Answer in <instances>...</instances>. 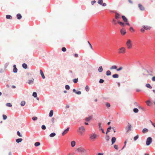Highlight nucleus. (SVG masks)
Segmentation results:
<instances>
[{"instance_id": "34", "label": "nucleus", "mask_w": 155, "mask_h": 155, "mask_svg": "<svg viewBox=\"0 0 155 155\" xmlns=\"http://www.w3.org/2000/svg\"><path fill=\"white\" fill-rule=\"evenodd\" d=\"M77 150L79 152H81L84 151V149L82 148H81V147L78 148L77 149Z\"/></svg>"}, {"instance_id": "25", "label": "nucleus", "mask_w": 155, "mask_h": 155, "mask_svg": "<svg viewBox=\"0 0 155 155\" xmlns=\"http://www.w3.org/2000/svg\"><path fill=\"white\" fill-rule=\"evenodd\" d=\"M76 143L74 141H72L71 142V146L72 147H73L75 145Z\"/></svg>"}, {"instance_id": "47", "label": "nucleus", "mask_w": 155, "mask_h": 155, "mask_svg": "<svg viewBox=\"0 0 155 155\" xmlns=\"http://www.w3.org/2000/svg\"><path fill=\"white\" fill-rule=\"evenodd\" d=\"M6 105L8 107H11L12 106V104L10 103H7L6 104Z\"/></svg>"}, {"instance_id": "31", "label": "nucleus", "mask_w": 155, "mask_h": 155, "mask_svg": "<svg viewBox=\"0 0 155 155\" xmlns=\"http://www.w3.org/2000/svg\"><path fill=\"white\" fill-rule=\"evenodd\" d=\"M146 86L147 87L150 88V89H151L152 88V86L150 85L149 84H146Z\"/></svg>"}, {"instance_id": "1", "label": "nucleus", "mask_w": 155, "mask_h": 155, "mask_svg": "<svg viewBox=\"0 0 155 155\" xmlns=\"http://www.w3.org/2000/svg\"><path fill=\"white\" fill-rule=\"evenodd\" d=\"M85 131V128L83 126H81V127H79L78 130H77V132L81 134H82Z\"/></svg>"}, {"instance_id": "4", "label": "nucleus", "mask_w": 155, "mask_h": 155, "mask_svg": "<svg viewBox=\"0 0 155 155\" xmlns=\"http://www.w3.org/2000/svg\"><path fill=\"white\" fill-rule=\"evenodd\" d=\"M152 141V139L151 137H149L147 138L146 141V145L149 146L151 143Z\"/></svg>"}, {"instance_id": "46", "label": "nucleus", "mask_w": 155, "mask_h": 155, "mask_svg": "<svg viewBox=\"0 0 155 155\" xmlns=\"http://www.w3.org/2000/svg\"><path fill=\"white\" fill-rule=\"evenodd\" d=\"M18 69L17 68H15L13 69V72L15 73H16L17 72Z\"/></svg>"}, {"instance_id": "42", "label": "nucleus", "mask_w": 155, "mask_h": 155, "mask_svg": "<svg viewBox=\"0 0 155 155\" xmlns=\"http://www.w3.org/2000/svg\"><path fill=\"white\" fill-rule=\"evenodd\" d=\"M65 88L67 90H69L70 89V87L68 85H66L65 86Z\"/></svg>"}, {"instance_id": "54", "label": "nucleus", "mask_w": 155, "mask_h": 155, "mask_svg": "<svg viewBox=\"0 0 155 155\" xmlns=\"http://www.w3.org/2000/svg\"><path fill=\"white\" fill-rule=\"evenodd\" d=\"M38 118L36 117H32V119L34 121H35L37 120Z\"/></svg>"}, {"instance_id": "21", "label": "nucleus", "mask_w": 155, "mask_h": 155, "mask_svg": "<svg viewBox=\"0 0 155 155\" xmlns=\"http://www.w3.org/2000/svg\"><path fill=\"white\" fill-rule=\"evenodd\" d=\"M146 103L147 104V105L148 106H150L152 104V103L149 100H148L147 101H146Z\"/></svg>"}, {"instance_id": "52", "label": "nucleus", "mask_w": 155, "mask_h": 155, "mask_svg": "<svg viewBox=\"0 0 155 155\" xmlns=\"http://www.w3.org/2000/svg\"><path fill=\"white\" fill-rule=\"evenodd\" d=\"M2 116L4 120H5L7 118V116L5 114H3Z\"/></svg>"}, {"instance_id": "27", "label": "nucleus", "mask_w": 155, "mask_h": 155, "mask_svg": "<svg viewBox=\"0 0 155 155\" xmlns=\"http://www.w3.org/2000/svg\"><path fill=\"white\" fill-rule=\"evenodd\" d=\"M148 129L146 128H144L142 130V132L143 133H145L148 131Z\"/></svg>"}, {"instance_id": "11", "label": "nucleus", "mask_w": 155, "mask_h": 155, "mask_svg": "<svg viewBox=\"0 0 155 155\" xmlns=\"http://www.w3.org/2000/svg\"><path fill=\"white\" fill-rule=\"evenodd\" d=\"M120 32L123 35H125L126 33V29L124 28H122L120 30Z\"/></svg>"}, {"instance_id": "9", "label": "nucleus", "mask_w": 155, "mask_h": 155, "mask_svg": "<svg viewBox=\"0 0 155 155\" xmlns=\"http://www.w3.org/2000/svg\"><path fill=\"white\" fill-rule=\"evenodd\" d=\"M97 137V135L95 133H94L92 135H90V138L91 140L94 139Z\"/></svg>"}, {"instance_id": "17", "label": "nucleus", "mask_w": 155, "mask_h": 155, "mask_svg": "<svg viewBox=\"0 0 155 155\" xmlns=\"http://www.w3.org/2000/svg\"><path fill=\"white\" fill-rule=\"evenodd\" d=\"M34 79L32 78L31 80H28V83L29 84H33L34 83Z\"/></svg>"}, {"instance_id": "48", "label": "nucleus", "mask_w": 155, "mask_h": 155, "mask_svg": "<svg viewBox=\"0 0 155 155\" xmlns=\"http://www.w3.org/2000/svg\"><path fill=\"white\" fill-rule=\"evenodd\" d=\"M98 128L100 130H101V128H102V127L101 126V123H99L98 124Z\"/></svg>"}, {"instance_id": "22", "label": "nucleus", "mask_w": 155, "mask_h": 155, "mask_svg": "<svg viewBox=\"0 0 155 155\" xmlns=\"http://www.w3.org/2000/svg\"><path fill=\"white\" fill-rule=\"evenodd\" d=\"M17 17L18 19H20L22 18V16L20 14L18 13L17 15Z\"/></svg>"}, {"instance_id": "62", "label": "nucleus", "mask_w": 155, "mask_h": 155, "mask_svg": "<svg viewBox=\"0 0 155 155\" xmlns=\"http://www.w3.org/2000/svg\"><path fill=\"white\" fill-rule=\"evenodd\" d=\"M152 80L153 81H155V76H153L152 78Z\"/></svg>"}, {"instance_id": "2", "label": "nucleus", "mask_w": 155, "mask_h": 155, "mask_svg": "<svg viewBox=\"0 0 155 155\" xmlns=\"http://www.w3.org/2000/svg\"><path fill=\"white\" fill-rule=\"evenodd\" d=\"M126 44L127 46V48L128 49L131 48L132 46V44L131 43V41L130 39L127 40Z\"/></svg>"}, {"instance_id": "61", "label": "nucleus", "mask_w": 155, "mask_h": 155, "mask_svg": "<svg viewBox=\"0 0 155 155\" xmlns=\"http://www.w3.org/2000/svg\"><path fill=\"white\" fill-rule=\"evenodd\" d=\"M130 31H134V29H133V28L132 27H130Z\"/></svg>"}, {"instance_id": "50", "label": "nucleus", "mask_w": 155, "mask_h": 155, "mask_svg": "<svg viewBox=\"0 0 155 155\" xmlns=\"http://www.w3.org/2000/svg\"><path fill=\"white\" fill-rule=\"evenodd\" d=\"M41 128L43 130H45L46 129V126L45 125H42Z\"/></svg>"}, {"instance_id": "51", "label": "nucleus", "mask_w": 155, "mask_h": 155, "mask_svg": "<svg viewBox=\"0 0 155 155\" xmlns=\"http://www.w3.org/2000/svg\"><path fill=\"white\" fill-rule=\"evenodd\" d=\"M61 50L63 52H65L66 51V49L65 47H62L61 48Z\"/></svg>"}, {"instance_id": "40", "label": "nucleus", "mask_w": 155, "mask_h": 155, "mask_svg": "<svg viewBox=\"0 0 155 155\" xmlns=\"http://www.w3.org/2000/svg\"><path fill=\"white\" fill-rule=\"evenodd\" d=\"M25 101H22L21 102V106H24L25 105Z\"/></svg>"}, {"instance_id": "28", "label": "nucleus", "mask_w": 155, "mask_h": 155, "mask_svg": "<svg viewBox=\"0 0 155 155\" xmlns=\"http://www.w3.org/2000/svg\"><path fill=\"white\" fill-rule=\"evenodd\" d=\"M112 77L114 78H118L119 77V75L118 74H116L113 75Z\"/></svg>"}, {"instance_id": "33", "label": "nucleus", "mask_w": 155, "mask_h": 155, "mask_svg": "<svg viewBox=\"0 0 155 155\" xmlns=\"http://www.w3.org/2000/svg\"><path fill=\"white\" fill-rule=\"evenodd\" d=\"M112 22V23L114 25H116L117 23V21L114 19H113Z\"/></svg>"}, {"instance_id": "13", "label": "nucleus", "mask_w": 155, "mask_h": 155, "mask_svg": "<svg viewBox=\"0 0 155 155\" xmlns=\"http://www.w3.org/2000/svg\"><path fill=\"white\" fill-rule=\"evenodd\" d=\"M142 27L146 30H150L151 28V27L148 25H143Z\"/></svg>"}, {"instance_id": "24", "label": "nucleus", "mask_w": 155, "mask_h": 155, "mask_svg": "<svg viewBox=\"0 0 155 155\" xmlns=\"http://www.w3.org/2000/svg\"><path fill=\"white\" fill-rule=\"evenodd\" d=\"M117 66L113 65V66H112L110 68V70H112V69H114L117 70Z\"/></svg>"}, {"instance_id": "15", "label": "nucleus", "mask_w": 155, "mask_h": 155, "mask_svg": "<svg viewBox=\"0 0 155 155\" xmlns=\"http://www.w3.org/2000/svg\"><path fill=\"white\" fill-rule=\"evenodd\" d=\"M92 118V116H89V117L85 118V120L86 121L89 122Z\"/></svg>"}, {"instance_id": "60", "label": "nucleus", "mask_w": 155, "mask_h": 155, "mask_svg": "<svg viewBox=\"0 0 155 155\" xmlns=\"http://www.w3.org/2000/svg\"><path fill=\"white\" fill-rule=\"evenodd\" d=\"M144 29H144L143 28H142L140 29V31L141 32H143L145 31Z\"/></svg>"}, {"instance_id": "37", "label": "nucleus", "mask_w": 155, "mask_h": 155, "mask_svg": "<svg viewBox=\"0 0 155 155\" xmlns=\"http://www.w3.org/2000/svg\"><path fill=\"white\" fill-rule=\"evenodd\" d=\"M32 96L35 98L37 97V95L36 92H33L32 94Z\"/></svg>"}, {"instance_id": "56", "label": "nucleus", "mask_w": 155, "mask_h": 155, "mask_svg": "<svg viewBox=\"0 0 155 155\" xmlns=\"http://www.w3.org/2000/svg\"><path fill=\"white\" fill-rule=\"evenodd\" d=\"M123 68L122 67H120L119 68L117 69V71H120V70H121Z\"/></svg>"}, {"instance_id": "7", "label": "nucleus", "mask_w": 155, "mask_h": 155, "mask_svg": "<svg viewBox=\"0 0 155 155\" xmlns=\"http://www.w3.org/2000/svg\"><path fill=\"white\" fill-rule=\"evenodd\" d=\"M148 68V70H147V72L149 74V75H151V76L153 75L152 74H149V73H153V68L152 67H150V66Z\"/></svg>"}, {"instance_id": "23", "label": "nucleus", "mask_w": 155, "mask_h": 155, "mask_svg": "<svg viewBox=\"0 0 155 155\" xmlns=\"http://www.w3.org/2000/svg\"><path fill=\"white\" fill-rule=\"evenodd\" d=\"M22 140H23L22 138H18L16 140V141L17 143H19L20 142H21Z\"/></svg>"}, {"instance_id": "30", "label": "nucleus", "mask_w": 155, "mask_h": 155, "mask_svg": "<svg viewBox=\"0 0 155 155\" xmlns=\"http://www.w3.org/2000/svg\"><path fill=\"white\" fill-rule=\"evenodd\" d=\"M111 128V127L110 126L109 127H108L107 129V131L106 133V134H107L108 133L110 132V130Z\"/></svg>"}, {"instance_id": "49", "label": "nucleus", "mask_w": 155, "mask_h": 155, "mask_svg": "<svg viewBox=\"0 0 155 155\" xmlns=\"http://www.w3.org/2000/svg\"><path fill=\"white\" fill-rule=\"evenodd\" d=\"M104 80L101 79L99 80V82L100 84H102V83H104Z\"/></svg>"}, {"instance_id": "29", "label": "nucleus", "mask_w": 155, "mask_h": 155, "mask_svg": "<svg viewBox=\"0 0 155 155\" xmlns=\"http://www.w3.org/2000/svg\"><path fill=\"white\" fill-rule=\"evenodd\" d=\"M56 135V134L54 132H53V133H51L50 134L49 136L50 137H53L54 136H55Z\"/></svg>"}, {"instance_id": "6", "label": "nucleus", "mask_w": 155, "mask_h": 155, "mask_svg": "<svg viewBox=\"0 0 155 155\" xmlns=\"http://www.w3.org/2000/svg\"><path fill=\"white\" fill-rule=\"evenodd\" d=\"M112 12L114 13L115 14V18L117 20H118L120 18V15L118 13H117L116 11H113Z\"/></svg>"}, {"instance_id": "16", "label": "nucleus", "mask_w": 155, "mask_h": 155, "mask_svg": "<svg viewBox=\"0 0 155 155\" xmlns=\"http://www.w3.org/2000/svg\"><path fill=\"white\" fill-rule=\"evenodd\" d=\"M40 74L42 78L43 79H45V77L44 75V74L43 73V72L41 70H40Z\"/></svg>"}, {"instance_id": "43", "label": "nucleus", "mask_w": 155, "mask_h": 155, "mask_svg": "<svg viewBox=\"0 0 155 155\" xmlns=\"http://www.w3.org/2000/svg\"><path fill=\"white\" fill-rule=\"evenodd\" d=\"M103 0H99L97 3L100 5H101L102 4H103Z\"/></svg>"}, {"instance_id": "35", "label": "nucleus", "mask_w": 155, "mask_h": 155, "mask_svg": "<svg viewBox=\"0 0 155 155\" xmlns=\"http://www.w3.org/2000/svg\"><path fill=\"white\" fill-rule=\"evenodd\" d=\"M6 18L7 19H12V17L11 15H6Z\"/></svg>"}, {"instance_id": "36", "label": "nucleus", "mask_w": 155, "mask_h": 155, "mask_svg": "<svg viewBox=\"0 0 155 155\" xmlns=\"http://www.w3.org/2000/svg\"><path fill=\"white\" fill-rule=\"evenodd\" d=\"M40 145V143L39 142H36L35 144L34 145L35 147H38Z\"/></svg>"}, {"instance_id": "26", "label": "nucleus", "mask_w": 155, "mask_h": 155, "mask_svg": "<svg viewBox=\"0 0 155 155\" xmlns=\"http://www.w3.org/2000/svg\"><path fill=\"white\" fill-rule=\"evenodd\" d=\"M22 67L26 69L27 68L28 66L26 64L24 63L22 64Z\"/></svg>"}, {"instance_id": "39", "label": "nucleus", "mask_w": 155, "mask_h": 155, "mask_svg": "<svg viewBox=\"0 0 155 155\" xmlns=\"http://www.w3.org/2000/svg\"><path fill=\"white\" fill-rule=\"evenodd\" d=\"M133 111L135 113H137L138 112L139 110L137 108H134L133 109Z\"/></svg>"}, {"instance_id": "41", "label": "nucleus", "mask_w": 155, "mask_h": 155, "mask_svg": "<svg viewBox=\"0 0 155 155\" xmlns=\"http://www.w3.org/2000/svg\"><path fill=\"white\" fill-rule=\"evenodd\" d=\"M139 138V136L138 135H137L135 136L134 138V141H136Z\"/></svg>"}, {"instance_id": "14", "label": "nucleus", "mask_w": 155, "mask_h": 155, "mask_svg": "<svg viewBox=\"0 0 155 155\" xmlns=\"http://www.w3.org/2000/svg\"><path fill=\"white\" fill-rule=\"evenodd\" d=\"M117 22L119 25H120L122 27L124 26L125 24V23H124V22H122L120 21L119 20L117 21Z\"/></svg>"}, {"instance_id": "53", "label": "nucleus", "mask_w": 155, "mask_h": 155, "mask_svg": "<svg viewBox=\"0 0 155 155\" xmlns=\"http://www.w3.org/2000/svg\"><path fill=\"white\" fill-rule=\"evenodd\" d=\"M105 105L107 107H109L110 106V104L108 102L106 103Z\"/></svg>"}, {"instance_id": "20", "label": "nucleus", "mask_w": 155, "mask_h": 155, "mask_svg": "<svg viewBox=\"0 0 155 155\" xmlns=\"http://www.w3.org/2000/svg\"><path fill=\"white\" fill-rule=\"evenodd\" d=\"M98 71L100 73L102 72L103 71L102 67L101 66L99 67L98 68Z\"/></svg>"}, {"instance_id": "12", "label": "nucleus", "mask_w": 155, "mask_h": 155, "mask_svg": "<svg viewBox=\"0 0 155 155\" xmlns=\"http://www.w3.org/2000/svg\"><path fill=\"white\" fill-rule=\"evenodd\" d=\"M70 128L69 127H68L67 129H65L62 132V135L64 136L69 131V130Z\"/></svg>"}, {"instance_id": "45", "label": "nucleus", "mask_w": 155, "mask_h": 155, "mask_svg": "<svg viewBox=\"0 0 155 155\" xmlns=\"http://www.w3.org/2000/svg\"><path fill=\"white\" fill-rule=\"evenodd\" d=\"M105 138L107 141H108L110 139V137L109 136L107 135L106 136Z\"/></svg>"}, {"instance_id": "3", "label": "nucleus", "mask_w": 155, "mask_h": 155, "mask_svg": "<svg viewBox=\"0 0 155 155\" xmlns=\"http://www.w3.org/2000/svg\"><path fill=\"white\" fill-rule=\"evenodd\" d=\"M122 18L124 22L126 25L130 26V25L128 21V19L124 15L122 16Z\"/></svg>"}, {"instance_id": "44", "label": "nucleus", "mask_w": 155, "mask_h": 155, "mask_svg": "<svg viewBox=\"0 0 155 155\" xmlns=\"http://www.w3.org/2000/svg\"><path fill=\"white\" fill-rule=\"evenodd\" d=\"M17 135L20 137H22V135L21 134L20 132L18 131L17 132Z\"/></svg>"}, {"instance_id": "55", "label": "nucleus", "mask_w": 155, "mask_h": 155, "mask_svg": "<svg viewBox=\"0 0 155 155\" xmlns=\"http://www.w3.org/2000/svg\"><path fill=\"white\" fill-rule=\"evenodd\" d=\"M85 90L87 91H88L89 90V87L87 85L85 87Z\"/></svg>"}, {"instance_id": "19", "label": "nucleus", "mask_w": 155, "mask_h": 155, "mask_svg": "<svg viewBox=\"0 0 155 155\" xmlns=\"http://www.w3.org/2000/svg\"><path fill=\"white\" fill-rule=\"evenodd\" d=\"M53 112L54 111L53 110H51L50 111L49 115V117H51L52 116L53 114Z\"/></svg>"}, {"instance_id": "38", "label": "nucleus", "mask_w": 155, "mask_h": 155, "mask_svg": "<svg viewBox=\"0 0 155 155\" xmlns=\"http://www.w3.org/2000/svg\"><path fill=\"white\" fill-rule=\"evenodd\" d=\"M78 78L74 79H73V82L74 83H77L78 82Z\"/></svg>"}, {"instance_id": "8", "label": "nucleus", "mask_w": 155, "mask_h": 155, "mask_svg": "<svg viewBox=\"0 0 155 155\" xmlns=\"http://www.w3.org/2000/svg\"><path fill=\"white\" fill-rule=\"evenodd\" d=\"M138 7L140 10L141 11H143L145 9V8L140 4H138Z\"/></svg>"}, {"instance_id": "58", "label": "nucleus", "mask_w": 155, "mask_h": 155, "mask_svg": "<svg viewBox=\"0 0 155 155\" xmlns=\"http://www.w3.org/2000/svg\"><path fill=\"white\" fill-rule=\"evenodd\" d=\"M114 147L116 150H117L118 149L117 145H114Z\"/></svg>"}, {"instance_id": "10", "label": "nucleus", "mask_w": 155, "mask_h": 155, "mask_svg": "<svg viewBox=\"0 0 155 155\" xmlns=\"http://www.w3.org/2000/svg\"><path fill=\"white\" fill-rule=\"evenodd\" d=\"M128 127H127L125 128L127 133H128L129 131L131 130V126L129 123H128Z\"/></svg>"}, {"instance_id": "64", "label": "nucleus", "mask_w": 155, "mask_h": 155, "mask_svg": "<svg viewBox=\"0 0 155 155\" xmlns=\"http://www.w3.org/2000/svg\"><path fill=\"white\" fill-rule=\"evenodd\" d=\"M51 121L53 123H54V118L53 117L51 119Z\"/></svg>"}, {"instance_id": "63", "label": "nucleus", "mask_w": 155, "mask_h": 155, "mask_svg": "<svg viewBox=\"0 0 155 155\" xmlns=\"http://www.w3.org/2000/svg\"><path fill=\"white\" fill-rule=\"evenodd\" d=\"M106 5H107V4L105 3H103V4H102L101 5L103 6L104 7H105V6H106Z\"/></svg>"}, {"instance_id": "5", "label": "nucleus", "mask_w": 155, "mask_h": 155, "mask_svg": "<svg viewBox=\"0 0 155 155\" xmlns=\"http://www.w3.org/2000/svg\"><path fill=\"white\" fill-rule=\"evenodd\" d=\"M119 54H124L126 52V48L124 47H122L118 49Z\"/></svg>"}, {"instance_id": "18", "label": "nucleus", "mask_w": 155, "mask_h": 155, "mask_svg": "<svg viewBox=\"0 0 155 155\" xmlns=\"http://www.w3.org/2000/svg\"><path fill=\"white\" fill-rule=\"evenodd\" d=\"M116 138L114 137H113L111 139L112 144H114L116 141Z\"/></svg>"}, {"instance_id": "32", "label": "nucleus", "mask_w": 155, "mask_h": 155, "mask_svg": "<svg viewBox=\"0 0 155 155\" xmlns=\"http://www.w3.org/2000/svg\"><path fill=\"white\" fill-rule=\"evenodd\" d=\"M106 74L107 76H110L111 74V72L109 70H108L106 72Z\"/></svg>"}, {"instance_id": "57", "label": "nucleus", "mask_w": 155, "mask_h": 155, "mask_svg": "<svg viewBox=\"0 0 155 155\" xmlns=\"http://www.w3.org/2000/svg\"><path fill=\"white\" fill-rule=\"evenodd\" d=\"M75 93L77 94L80 95L81 94V91H76Z\"/></svg>"}, {"instance_id": "59", "label": "nucleus", "mask_w": 155, "mask_h": 155, "mask_svg": "<svg viewBox=\"0 0 155 155\" xmlns=\"http://www.w3.org/2000/svg\"><path fill=\"white\" fill-rule=\"evenodd\" d=\"M96 2V1L95 0H93L91 2V4L93 5Z\"/></svg>"}]
</instances>
